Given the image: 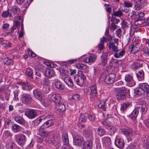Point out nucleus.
<instances>
[{"label": "nucleus", "instance_id": "11", "mask_svg": "<svg viewBox=\"0 0 149 149\" xmlns=\"http://www.w3.org/2000/svg\"><path fill=\"white\" fill-rule=\"evenodd\" d=\"M96 57V55L93 54L84 59L83 61L84 62L88 63L89 64L91 65L92 62L95 61Z\"/></svg>", "mask_w": 149, "mask_h": 149}, {"label": "nucleus", "instance_id": "62", "mask_svg": "<svg viewBox=\"0 0 149 149\" xmlns=\"http://www.w3.org/2000/svg\"><path fill=\"white\" fill-rule=\"evenodd\" d=\"M143 123L147 128H149V118L144 120Z\"/></svg>", "mask_w": 149, "mask_h": 149}, {"label": "nucleus", "instance_id": "1", "mask_svg": "<svg viewBox=\"0 0 149 149\" xmlns=\"http://www.w3.org/2000/svg\"><path fill=\"white\" fill-rule=\"evenodd\" d=\"M79 74L76 75L74 77V80L78 85L82 86L84 84V80L86 79L85 74L81 71L78 72Z\"/></svg>", "mask_w": 149, "mask_h": 149}, {"label": "nucleus", "instance_id": "54", "mask_svg": "<svg viewBox=\"0 0 149 149\" xmlns=\"http://www.w3.org/2000/svg\"><path fill=\"white\" fill-rule=\"evenodd\" d=\"M109 28H107L106 29L105 32V35L108 38L109 40H111L112 39L111 36L109 34Z\"/></svg>", "mask_w": 149, "mask_h": 149}, {"label": "nucleus", "instance_id": "56", "mask_svg": "<svg viewBox=\"0 0 149 149\" xmlns=\"http://www.w3.org/2000/svg\"><path fill=\"white\" fill-rule=\"evenodd\" d=\"M19 92V91L16 90L14 92V97L13 100L15 101H17L18 100V95Z\"/></svg>", "mask_w": 149, "mask_h": 149}, {"label": "nucleus", "instance_id": "63", "mask_svg": "<svg viewBox=\"0 0 149 149\" xmlns=\"http://www.w3.org/2000/svg\"><path fill=\"white\" fill-rule=\"evenodd\" d=\"M124 5L125 6L127 7H132V3L124 1Z\"/></svg>", "mask_w": 149, "mask_h": 149}, {"label": "nucleus", "instance_id": "41", "mask_svg": "<svg viewBox=\"0 0 149 149\" xmlns=\"http://www.w3.org/2000/svg\"><path fill=\"white\" fill-rule=\"evenodd\" d=\"M96 132L99 136H102L104 134L105 130L104 129L99 127L97 129Z\"/></svg>", "mask_w": 149, "mask_h": 149}, {"label": "nucleus", "instance_id": "57", "mask_svg": "<svg viewBox=\"0 0 149 149\" xmlns=\"http://www.w3.org/2000/svg\"><path fill=\"white\" fill-rule=\"evenodd\" d=\"M11 136V135L10 133L8 131H5L3 134V137L5 138L10 137Z\"/></svg>", "mask_w": 149, "mask_h": 149}, {"label": "nucleus", "instance_id": "7", "mask_svg": "<svg viewBox=\"0 0 149 149\" xmlns=\"http://www.w3.org/2000/svg\"><path fill=\"white\" fill-rule=\"evenodd\" d=\"M84 139L79 135H76L73 139L74 144L77 146H81L84 142Z\"/></svg>", "mask_w": 149, "mask_h": 149}, {"label": "nucleus", "instance_id": "32", "mask_svg": "<svg viewBox=\"0 0 149 149\" xmlns=\"http://www.w3.org/2000/svg\"><path fill=\"white\" fill-rule=\"evenodd\" d=\"M139 111L141 112L142 114L145 113L147 110V108L145 105H140L137 108Z\"/></svg>", "mask_w": 149, "mask_h": 149}, {"label": "nucleus", "instance_id": "15", "mask_svg": "<svg viewBox=\"0 0 149 149\" xmlns=\"http://www.w3.org/2000/svg\"><path fill=\"white\" fill-rule=\"evenodd\" d=\"M93 142L90 140L84 141L83 143L82 149H92L93 147Z\"/></svg>", "mask_w": 149, "mask_h": 149}, {"label": "nucleus", "instance_id": "51", "mask_svg": "<svg viewBox=\"0 0 149 149\" xmlns=\"http://www.w3.org/2000/svg\"><path fill=\"white\" fill-rule=\"evenodd\" d=\"M12 127L13 131L16 132L19 131L20 128V126L16 124L13 125Z\"/></svg>", "mask_w": 149, "mask_h": 149}, {"label": "nucleus", "instance_id": "5", "mask_svg": "<svg viewBox=\"0 0 149 149\" xmlns=\"http://www.w3.org/2000/svg\"><path fill=\"white\" fill-rule=\"evenodd\" d=\"M37 115L36 110L33 109H29L25 112V115L30 119L36 118L37 116Z\"/></svg>", "mask_w": 149, "mask_h": 149}, {"label": "nucleus", "instance_id": "50", "mask_svg": "<svg viewBox=\"0 0 149 149\" xmlns=\"http://www.w3.org/2000/svg\"><path fill=\"white\" fill-rule=\"evenodd\" d=\"M123 15L122 12L120 10H118L117 11L113 12L112 15L117 17H120L122 16Z\"/></svg>", "mask_w": 149, "mask_h": 149}, {"label": "nucleus", "instance_id": "48", "mask_svg": "<svg viewBox=\"0 0 149 149\" xmlns=\"http://www.w3.org/2000/svg\"><path fill=\"white\" fill-rule=\"evenodd\" d=\"M108 130L110 133L109 134L110 135H113L114 134L115 132L116 131V128L113 126H111L109 128H108Z\"/></svg>", "mask_w": 149, "mask_h": 149}, {"label": "nucleus", "instance_id": "20", "mask_svg": "<svg viewBox=\"0 0 149 149\" xmlns=\"http://www.w3.org/2000/svg\"><path fill=\"white\" fill-rule=\"evenodd\" d=\"M45 75L48 77H54L55 75V72L54 71L50 68H47L45 71Z\"/></svg>", "mask_w": 149, "mask_h": 149}, {"label": "nucleus", "instance_id": "45", "mask_svg": "<svg viewBox=\"0 0 149 149\" xmlns=\"http://www.w3.org/2000/svg\"><path fill=\"white\" fill-rule=\"evenodd\" d=\"M139 146L136 143H133L129 146L127 149H138Z\"/></svg>", "mask_w": 149, "mask_h": 149}, {"label": "nucleus", "instance_id": "28", "mask_svg": "<svg viewBox=\"0 0 149 149\" xmlns=\"http://www.w3.org/2000/svg\"><path fill=\"white\" fill-rule=\"evenodd\" d=\"M84 134L86 137H89L92 136L93 133L92 130L89 128L84 130Z\"/></svg>", "mask_w": 149, "mask_h": 149}, {"label": "nucleus", "instance_id": "46", "mask_svg": "<svg viewBox=\"0 0 149 149\" xmlns=\"http://www.w3.org/2000/svg\"><path fill=\"white\" fill-rule=\"evenodd\" d=\"M144 14L142 12H138L137 14V21L142 20L144 19Z\"/></svg>", "mask_w": 149, "mask_h": 149}, {"label": "nucleus", "instance_id": "6", "mask_svg": "<svg viewBox=\"0 0 149 149\" xmlns=\"http://www.w3.org/2000/svg\"><path fill=\"white\" fill-rule=\"evenodd\" d=\"M51 100L53 101L55 104L58 103L62 102L63 100L61 95L58 94L53 93L49 95Z\"/></svg>", "mask_w": 149, "mask_h": 149}, {"label": "nucleus", "instance_id": "40", "mask_svg": "<svg viewBox=\"0 0 149 149\" xmlns=\"http://www.w3.org/2000/svg\"><path fill=\"white\" fill-rule=\"evenodd\" d=\"M26 74L28 76L33 78V73L32 70L31 68H26Z\"/></svg>", "mask_w": 149, "mask_h": 149}, {"label": "nucleus", "instance_id": "23", "mask_svg": "<svg viewBox=\"0 0 149 149\" xmlns=\"http://www.w3.org/2000/svg\"><path fill=\"white\" fill-rule=\"evenodd\" d=\"M54 121L51 119L45 122L41 127L42 129L47 128L51 126L54 123Z\"/></svg>", "mask_w": 149, "mask_h": 149}, {"label": "nucleus", "instance_id": "13", "mask_svg": "<svg viewBox=\"0 0 149 149\" xmlns=\"http://www.w3.org/2000/svg\"><path fill=\"white\" fill-rule=\"evenodd\" d=\"M20 84L22 86L23 90L27 91H30L33 87L32 85L28 82H21L20 83Z\"/></svg>", "mask_w": 149, "mask_h": 149}, {"label": "nucleus", "instance_id": "12", "mask_svg": "<svg viewBox=\"0 0 149 149\" xmlns=\"http://www.w3.org/2000/svg\"><path fill=\"white\" fill-rule=\"evenodd\" d=\"M47 139H49V138H47L46 139L45 141L46 142L49 143H52L55 146L59 143L60 142V137L59 136H54L51 138V141H50L48 140H47Z\"/></svg>", "mask_w": 149, "mask_h": 149}, {"label": "nucleus", "instance_id": "35", "mask_svg": "<svg viewBox=\"0 0 149 149\" xmlns=\"http://www.w3.org/2000/svg\"><path fill=\"white\" fill-rule=\"evenodd\" d=\"M16 122L21 125H23L25 123V120L21 116L16 117L15 118Z\"/></svg>", "mask_w": 149, "mask_h": 149}, {"label": "nucleus", "instance_id": "59", "mask_svg": "<svg viewBox=\"0 0 149 149\" xmlns=\"http://www.w3.org/2000/svg\"><path fill=\"white\" fill-rule=\"evenodd\" d=\"M68 74V73L67 70L64 69H62L60 70V74L61 75H66Z\"/></svg>", "mask_w": 149, "mask_h": 149}, {"label": "nucleus", "instance_id": "33", "mask_svg": "<svg viewBox=\"0 0 149 149\" xmlns=\"http://www.w3.org/2000/svg\"><path fill=\"white\" fill-rule=\"evenodd\" d=\"M15 144L13 142L9 140L6 143V147L7 149H14Z\"/></svg>", "mask_w": 149, "mask_h": 149}, {"label": "nucleus", "instance_id": "3", "mask_svg": "<svg viewBox=\"0 0 149 149\" xmlns=\"http://www.w3.org/2000/svg\"><path fill=\"white\" fill-rule=\"evenodd\" d=\"M127 89L125 87L120 88L117 91L116 98L119 100H122L126 98L127 95Z\"/></svg>", "mask_w": 149, "mask_h": 149}, {"label": "nucleus", "instance_id": "17", "mask_svg": "<svg viewBox=\"0 0 149 149\" xmlns=\"http://www.w3.org/2000/svg\"><path fill=\"white\" fill-rule=\"evenodd\" d=\"M132 130L131 128L127 129H122L120 130V132L123 134L127 136H130L132 134Z\"/></svg>", "mask_w": 149, "mask_h": 149}, {"label": "nucleus", "instance_id": "42", "mask_svg": "<svg viewBox=\"0 0 149 149\" xmlns=\"http://www.w3.org/2000/svg\"><path fill=\"white\" fill-rule=\"evenodd\" d=\"M137 77L138 78L143 79L144 77V72L143 70L139 71L136 73Z\"/></svg>", "mask_w": 149, "mask_h": 149}, {"label": "nucleus", "instance_id": "8", "mask_svg": "<svg viewBox=\"0 0 149 149\" xmlns=\"http://www.w3.org/2000/svg\"><path fill=\"white\" fill-rule=\"evenodd\" d=\"M31 98L29 94L24 93L23 94L22 96V101L23 103L25 104H29L31 102Z\"/></svg>", "mask_w": 149, "mask_h": 149}, {"label": "nucleus", "instance_id": "21", "mask_svg": "<svg viewBox=\"0 0 149 149\" xmlns=\"http://www.w3.org/2000/svg\"><path fill=\"white\" fill-rule=\"evenodd\" d=\"M132 106V104L131 102H125L121 104L120 110L121 111L125 110L127 109Z\"/></svg>", "mask_w": 149, "mask_h": 149}, {"label": "nucleus", "instance_id": "25", "mask_svg": "<svg viewBox=\"0 0 149 149\" xmlns=\"http://www.w3.org/2000/svg\"><path fill=\"white\" fill-rule=\"evenodd\" d=\"M109 48L115 52H118L119 51L118 47L116 46L113 42H109Z\"/></svg>", "mask_w": 149, "mask_h": 149}, {"label": "nucleus", "instance_id": "52", "mask_svg": "<svg viewBox=\"0 0 149 149\" xmlns=\"http://www.w3.org/2000/svg\"><path fill=\"white\" fill-rule=\"evenodd\" d=\"M42 120V119L40 118H38L33 120V123L34 125L35 126H37L40 123Z\"/></svg>", "mask_w": 149, "mask_h": 149}, {"label": "nucleus", "instance_id": "39", "mask_svg": "<svg viewBox=\"0 0 149 149\" xmlns=\"http://www.w3.org/2000/svg\"><path fill=\"white\" fill-rule=\"evenodd\" d=\"M134 92L135 94L138 95H141L144 93L142 89L140 88L139 85L138 88L135 89Z\"/></svg>", "mask_w": 149, "mask_h": 149}, {"label": "nucleus", "instance_id": "4", "mask_svg": "<svg viewBox=\"0 0 149 149\" xmlns=\"http://www.w3.org/2000/svg\"><path fill=\"white\" fill-rule=\"evenodd\" d=\"M139 44L138 43H132L128 47V50L130 53L136 54L140 49Z\"/></svg>", "mask_w": 149, "mask_h": 149}, {"label": "nucleus", "instance_id": "14", "mask_svg": "<svg viewBox=\"0 0 149 149\" xmlns=\"http://www.w3.org/2000/svg\"><path fill=\"white\" fill-rule=\"evenodd\" d=\"M125 81L129 83L130 86H132L135 85V83L133 80V77L131 75L129 74L126 75L125 77Z\"/></svg>", "mask_w": 149, "mask_h": 149}, {"label": "nucleus", "instance_id": "61", "mask_svg": "<svg viewBox=\"0 0 149 149\" xmlns=\"http://www.w3.org/2000/svg\"><path fill=\"white\" fill-rule=\"evenodd\" d=\"M78 67L80 69L84 70L87 68V66L81 63L78 65Z\"/></svg>", "mask_w": 149, "mask_h": 149}, {"label": "nucleus", "instance_id": "22", "mask_svg": "<svg viewBox=\"0 0 149 149\" xmlns=\"http://www.w3.org/2000/svg\"><path fill=\"white\" fill-rule=\"evenodd\" d=\"M108 54L107 53H103L101 57V63L102 65L104 66L107 62Z\"/></svg>", "mask_w": 149, "mask_h": 149}, {"label": "nucleus", "instance_id": "34", "mask_svg": "<svg viewBox=\"0 0 149 149\" xmlns=\"http://www.w3.org/2000/svg\"><path fill=\"white\" fill-rule=\"evenodd\" d=\"M12 10H10L3 12L2 14V16L4 18H6L8 16L11 17L12 16Z\"/></svg>", "mask_w": 149, "mask_h": 149}, {"label": "nucleus", "instance_id": "49", "mask_svg": "<svg viewBox=\"0 0 149 149\" xmlns=\"http://www.w3.org/2000/svg\"><path fill=\"white\" fill-rule=\"evenodd\" d=\"M4 62L5 64L8 65H13V61L8 58L4 59Z\"/></svg>", "mask_w": 149, "mask_h": 149}, {"label": "nucleus", "instance_id": "30", "mask_svg": "<svg viewBox=\"0 0 149 149\" xmlns=\"http://www.w3.org/2000/svg\"><path fill=\"white\" fill-rule=\"evenodd\" d=\"M55 86L57 88L60 90L64 89L65 86L59 80H57L55 82Z\"/></svg>", "mask_w": 149, "mask_h": 149}, {"label": "nucleus", "instance_id": "2", "mask_svg": "<svg viewBox=\"0 0 149 149\" xmlns=\"http://www.w3.org/2000/svg\"><path fill=\"white\" fill-rule=\"evenodd\" d=\"M105 73H103L101 74V76L105 77L104 81L107 84H112L114 82L116 78V74L115 73H112L109 74L107 76H106Z\"/></svg>", "mask_w": 149, "mask_h": 149}, {"label": "nucleus", "instance_id": "29", "mask_svg": "<svg viewBox=\"0 0 149 149\" xmlns=\"http://www.w3.org/2000/svg\"><path fill=\"white\" fill-rule=\"evenodd\" d=\"M51 132L45 130H39V133L40 136L44 137L48 136L50 135Z\"/></svg>", "mask_w": 149, "mask_h": 149}, {"label": "nucleus", "instance_id": "53", "mask_svg": "<svg viewBox=\"0 0 149 149\" xmlns=\"http://www.w3.org/2000/svg\"><path fill=\"white\" fill-rule=\"evenodd\" d=\"M12 12H14L16 13H19L20 11L19 8L15 5L12 8Z\"/></svg>", "mask_w": 149, "mask_h": 149}, {"label": "nucleus", "instance_id": "43", "mask_svg": "<svg viewBox=\"0 0 149 149\" xmlns=\"http://www.w3.org/2000/svg\"><path fill=\"white\" fill-rule=\"evenodd\" d=\"M41 84L43 85H48L50 84L49 80L48 78H44L41 80Z\"/></svg>", "mask_w": 149, "mask_h": 149}, {"label": "nucleus", "instance_id": "10", "mask_svg": "<svg viewBox=\"0 0 149 149\" xmlns=\"http://www.w3.org/2000/svg\"><path fill=\"white\" fill-rule=\"evenodd\" d=\"M144 93H146L147 96H149V86L146 83H141L139 84Z\"/></svg>", "mask_w": 149, "mask_h": 149}, {"label": "nucleus", "instance_id": "19", "mask_svg": "<svg viewBox=\"0 0 149 149\" xmlns=\"http://www.w3.org/2000/svg\"><path fill=\"white\" fill-rule=\"evenodd\" d=\"M55 108L56 110L59 112L64 111L65 109V105L62 102L58 103V104H55Z\"/></svg>", "mask_w": 149, "mask_h": 149}, {"label": "nucleus", "instance_id": "60", "mask_svg": "<svg viewBox=\"0 0 149 149\" xmlns=\"http://www.w3.org/2000/svg\"><path fill=\"white\" fill-rule=\"evenodd\" d=\"M102 124L104 126L108 127L109 128L111 126L110 123L109 122H108L107 120H104L102 122Z\"/></svg>", "mask_w": 149, "mask_h": 149}, {"label": "nucleus", "instance_id": "26", "mask_svg": "<svg viewBox=\"0 0 149 149\" xmlns=\"http://www.w3.org/2000/svg\"><path fill=\"white\" fill-rule=\"evenodd\" d=\"M64 82L69 86L72 87L73 86V84L72 80L69 77H66L64 78Z\"/></svg>", "mask_w": 149, "mask_h": 149}, {"label": "nucleus", "instance_id": "18", "mask_svg": "<svg viewBox=\"0 0 149 149\" xmlns=\"http://www.w3.org/2000/svg\"><path fill=\"white\" fill-rule=\"evenodd\" d=\"M97 96V87L95 85L93 86L91 89L90 97L91 98L94 99Z\"/></svg>", "mask_w": 149, "mask_h": 149}, {"label": "nucleus", "instance_id": "58", "mask_svg": "<svg viewBox=\"0 0 149 149\" xmlns=\"http://www.w3.org/2000/svg\"><path fill=\"white\" fill-rule=\"evenodd\" d=\"M111 21L112 22V23L117 24L119 22L120 20L119 19H117L116 18L112 16Z\"/></svg>", "mask_w": 149, "mask_h": 149}, {"label": "nucleus", "instance_id": "16", "mask_svg": "<svg viewBox=\"0 0 149 149\" xmlns=\"http://www.w3.org/2000/svg\"><path fill=\"white\" fill-rule=\"evenodd\" d=\"M33 93L34 97L38 100L40 101L42 100V92L39 89H36L33 91Z\"/></svg>", "mask_w": 149, "mask_h": 149}, {"label": "nucleus", "instance_id": "44", "mask_svg": "<svg viewBox=\"0 0 149 149\" xmlns=\"http://www.w3.org/2000/svg\"><path fill=\"white\" fill-rule=\"evenodd\" d=\"M80 98V95L77 94H76L73 95L70 98V100L73 102H74L76 100H78Z\"/></svg>", "mask_w": 149, "mask_h": 149}, {"label": "nucleus", "instance_id": "55", "mask_svg": "<svg viewBox=\"0 0 149 149\" xmlns=\"http://www.w3.org/2000/svg\"><path fill=\"white\" fill-rule=\"evenodd\" d=\"M133 68L136 69L140 68L142 66V65L139 62H135L132 64Z\"/></svg>", "mask_w": 149, "mask_h": 149}, {"label": "nucleus", "instance_id": "38", "mask_svg": "<svg viewBox=\"0 0 149 149\" xmlns=\"http://www.w3.org/2000/svg\"><path fill=\"white\" fill-rule=\"evenodd\" d=\"M115 144L116 146L120 148H122L124 146V143L120 140H116L115 141Z\"/></svg>", "mask_w": 149, "mask_h": 149}, {"label": "nucleus", "instance_id": "37", "mask_svg": "<svg viewBox=\"0 0 149 149\" xmlns=\"http://www.w3.org/2000/svg\"><path fill=\"white\" fill-rule=\"evenodd\" d=\"M86 117L84 114H81L79 119V126L80 125V123H84L86 121Z\"/></svg>", "mask_w": 149, "mask_h": 149}, {"label": "nucleus", "instance_id": "27", "mask_svg": "<svg viewBox=\"0 0 149 149\" xmlns=\"http://www.w3.org/2000/svg\"><path fill=\"white\" fill-rule=\"evenodd\" d=\"M139 111L137 108L134 109L130 115V118L133 120H135L139 113Z\"/></svg>", "mask_w": 149, "mask_h": 149}, {"label": "nucleus", "instance_id": "36", "mask_svg": "<svg viewBox=\"0 0 149 149\" xmlns=\"http://www.w3.org/2000/svg\"><path fill=\"white\" fill-rule=\"evenodd\" d=\"M62 141L64 143V145L68 144V134L67 133H63L62 136Z\"/></svg>", "mask_w": 149, "mask_h": 149}, {"label": "nucleus", "instance_id": "64", "mask_svg": "<svg viewBox=\"0 0 149 149\" xmlns=\"http://www.w3.org/2000/svg\"><path fill=\"white\" fill-rule=\"evenodd\" d=\"M122 31L120 29H118L116 31L117 36L119 37H120L121 36V33Z\"/></svg>", "mask_w": 149, "mask_h": 149}, {"label": "nucleus", "instance_id": "47", "mask_svg": "<svg viewBox=\"0 0 149 149\" xmlns=\"http://www.w3.org/2000/svg\"><path fill=\"white\" fill-rule=\"evenodd\" d=\"M105 104V102L103 100H102L101 101L100 103L98 105V107L103 111H105L106 109Z\"/></svg>", "mask_w": 149, "mask_h": 149}, {"label": "nucleus", "instance_id": "9", "mask_svg": "<svg viewBox=\"0 0 149 149\" xmlns=\"http://www.w3.org/2000/svg\"><path fill=\"white\" fill-rule=\"evenodd\" d=\"M16 141L19 144H23L26 141V137L23 134H17L15 136Z\"/></svg>", "mask_w": 149, "mask_h": 149}, {"label": "nucleus", "instance_id": "24", "mask_svg": "<svg viewBox=\"0 0 149 149\" xmlns=\"http://www.w3.org/2000/svg\"><path fill=\"white\" fill-rule=\"evenodd\" d=\"M103 143L107 146H109L111 145V138L108 137H104L102 138Z\"/></svg>", "mask_w": 149, "mask_h": 149}, {"label": "nucleus", "instance_id": "31", "mask_svg": "<svg viewBox=\"0 0 149 149\" xmlns=\"http://www.w3.org/2000/svg\"><path fill=\"white\" fill-rule=\"evenodd\" d=\"M125 50L124 49H123L119 53L118 52H115L113 56L115 58H120L125 55Z\"/></svg>", "mask_w": 149, "mask_h": 149}]
</instances>
